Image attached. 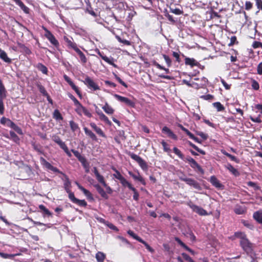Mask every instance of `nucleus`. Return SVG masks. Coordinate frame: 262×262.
I'll use <instances>...</instances> for the list:
<instances>
[{"label":"nucleus","instance_id":"4","mask_svg":"<svg viewBox=\"0 0 262 262\" xmlns=\"http://www.w3.org/2000/svg\"><path fill=\"white\" fill-rule=\"evenodd\" d=\"M85 84L87 85V86L94 91L99 90V86L90 77H87L85 78L84 81Z\"/></svg>","mask_w":262,"mask_h":262},{"label":"nucleus","instance_id":"15","mask_svg":"<svg viewBox=\"0 0 262 262\" xmlns=\"http://www.w3.org/2000/svg\"><path fill=\"white\" fill-rule=\"evenodd\" d=\"M64 40L67 42V45L69 47L72 48L75 51L78 49L77 47L76 43L73 42L72 39H70L67 37H64Z\"/></svg>","mask_w":262,"mask_h":262},{"label":"nucleus","instance_id":"13","mask_svg":"<svg viewBox=\"0 0 262 262\" xmlns=\"http://www.w3.org/2000/svg\"><path fill=\"white\" fill-rule=\"evenodd\" d=\"M7 121L9 122V126L13 128L15 132H16L18 134L22 135L23 132L21 128L18 127L17 125H16L14 123L12 122L10 120H7Z\"/></svg>","mask_w":262,"mask_h":262},{"label":"nucleus","instance_id":"17","mask_svg":"<svg viewBox=\"0 0 262 262\" xmlns=\"http://www.w3.org/2000/svg\"><path fill=\"white\" fill-rule=\"evenodd\" d=\"M102 108L108 115H112L114 113V110L107 102L102 107Z\"/></svg>","mask_w":262,"mask_h":262},{"label":"nucleus","instance_id":"1","mask_svg":"<svg viewBox=\"0 0 262 262\" xmlns=\"http://www.w3.org/2000/svg\"><path fill=\"white\" fill-rule=\"evenodd\" d=\"M240 245L243 250L248 254L252 253L253 251V245L247 238L243 242H240Z\"/></svg>","mask_w":262,"mask_h":262},{"label":"nucleus","instance_id":"3","mask_svg":"<svg viewBox=\"0 0 262 262\" xmlns=\"http://www.w3.org/2000/svg\"><path fill=\"white\" fill-rule=\"evenodd\" d=\"M188 206L193 210V211L196 212L200 215H207L208 214L207 211L203 208L191 203H189L188 204Z\"/></svg>","mask_w":262,"mask_h":262},{"label":"nucleus","instance_id":"43","mask_svg":"<svg viewBox=\"0 0 262 262\" xmlns=\"http://www.w3.org/2000/svg\"><path fill=\"white\" fill-rule=\"evenodd\" d=\"M6 97H1L0 96V114L1 115L3 114H4V103H3V100Z\"/></svg>","mask_w":262,"mask_h":262},{"label":"nucleus","instance_id":"42","mask_svg":"<svg viewBox=\"0 0 262 262\" xmlns=\"http://www.w3.org/2000/svg\"><path fill=\"white\" fill-rule=\"evenodd\" d=\"M173 152L176 154L180 158L183 159L184 156L181 153V151L177 147H174L173 149Z\"/></svg>","mask_w":262,"mask_h":262},{"label":"nucleus","instance_id":"24","mask_svg":"<svg viewBox=\"0 0 262 262\" xmlns=\"http://www.w3.org/2000/svg\"><path fill=\"white\" fill-rule=\"evenodd\" d=\"M83 129L84 130L85 134L87 136H89L92 140H97L96 136H95V135L91 130H89L86 127H84L83 128Z\"/></svg>","mask_w":262,"mask_h":262},{"label":"nucleus","instance_id":"53","mask_svg":"<svg viewBox=\"0 0 262 262\" xmlns=\"http://www.w3.org/2000/svg\"><path fill=\"white\" fill-rule=\"evenodd\" d=\"M228 169L232 173L236 174L237 173V170L234 168L231 164H229L227 166Z\"/></svg>","mask_w":262,"mask_h":262},{"label":"nucleus","instance_id":"47","mask_svg":"<svg viewBox=\"0 0 262 262\" xmlns=\"http://www.w3.org/2000/svg\"><path fill=\"white\" fill-rule=\"evenodd\" d=\"M115 173L113 174V176L116 178L117 179L121 181L122 179H123V177L121 174V173L117 170H115Z\"/></svg>","mask_w":262,"mask_h":262},{"label":"nucleus","instance_id":"37","mask_svg":"<svg viewBox=\"0 0 262 262\" xmlns=\"http://www.w3.org/2000/svg\"><path fill=\"white\" fill-rule=\"evenodd\" d=\"M116 38H117V39L118 40L119 42H121L124 45L129 46L131 44V43L129 41L127 40L126 39H121V38L120 36H119L118 35L116 36Z\"/></svg>","mask_w":262,"mask_h":262},{"label":"nucleus","instance_id":"36","mask_svg":"<svg viewBox=\"0 0 262 262\" xmlns=\"http://www.w3.org/2000/svg\"><path fill=\"white\" fill-rule=\"evenodd\" d=\"M39 208L40 210H41L42 211H43V213L45 214L46 215H47L48 216H50L51 215V213L49 211V210L47 209L45 206H43V205H40L39 206Z\"/></svg>","mask_w":262,"mask_h":262},{"label":"nucleus","instance_id":"39","mask_svg":"<svg viewBox=\"0 0 262 262\" xmlns=\"http://www.w3.org/2000/svg\"><path fill=\"white\" fill-rule=\"evenodd\" d=\"M223 154L227 156L228 157H229L232 161H235L236 162V163H238V160L237 159V158L234 156H232L231 155V154L227 152L226 151H223Z\"/></svg>","mask_w":262,"mask_h":262},{"label":"nucleus","instance_id":"19","mask_svg":"<svg viewBox=\"0 0 262 262\" xmlns=\"http://www.w3.org/2000/svg\"><path fill=\"white\" fill-rule=\"evenodd\" d=\"M254 219L258 223L262 224V210L256 211L253 214Z\"/></svg>","mask_w":262,"mask_h":262},{"label":"nucleus","instance_id":"49","mask_svg":"<svg viewBox=\"0 0 262 262\" xmlns=\"http://www.w3.org/2000/svg\"><path fill=\"white\" fill-rule=\"evenodd\" d=\"M53 140L54 142L57 143L60 146L62 145L64 142H62L60 138L58 136H54L53 138Z\"/></svg>","mask_w":262,"mask_h":262},{"label":"nucleus","instance_id":"11","mask_svg":"<svg viewBox=\"0 0 262 262\" xmlns=\"http://www.w3.org/2000/svg\"><path fill=\"white\" fill-rule=\"evenodd\" d=\"M234 211L237 214H243L246 212V209L245 206L236 205Z\"/></svg>","mask_w":262,"mask_h":262},{"label":"nucleus","instance_id":"57","mask_svg":"<svg viewBox=\"0 0 262 262\" xmlns=\"http://www.w3.org/2000/svg\"><path fill=\"white\" fill-rule=\"evenodd\" d=\"M252 87L253 89L257 90L259 89V84L255 80H253L252 82Z\"/></svg>","mask_w":262,"mask_h":262},{"label":"nucleus","instance_id":"52","mask_svg":"<svg viewBox=\"0 0 262 262\" xmlns=\"http://www.w3.org/2000/svg\"><path fill=\"white\" fill-rule=\"evenodd\" d=\"M106 226L109 227L111 229H112L116 231H118V229L117 228V227L114 225L113 224L109 223L108 222H107Z\"/></svg>","mask_w":262,"mask_h":262},{"label":"nucleus","instance_id":"29","mask_svg":"<svg viewBox=\"0 0 262 262\" xmlns=\"http://www.w3.org/2000/svg\"><path fill=\"white\" fill-rule=\"evenodd\" d=\"M99 118L101 120L104 121L107 124L111 125V122L109 120L108 118L102 113L99 115Z\"/></svg>","mask_w":262,"mask_h":262},{"label":"nucleus","instance_id":"25","mask_svg":"<svg viewBox=\"0 0 262 262\" xmlns=\"http://www.w3.org/2000/svg\"><path fill=\"white\" fill-rule=\"evenodd\" d=\"M96 258L98 262H103L105 255L102 252H98L96 254Z\"/></svg>","mask_w":262,"mask_h":262},{"label":"nucleus","instance_id":"59","mask_svg":"<svg viewBox=\"0 0 262 262\" xmlns=\"http://www.w3.org/2000/svg\"><path fill=\"white\" fill-rule=\"evenodd\" d=\"M213 96L210 94H208L206 95H203L201 96V98L206 100H211L213 98Z\"/></svg>","mask_w":262,"mask_h":262},{"label":"nucleus","instance_id":"33","mask_svg":"<svg viewBox=\"0 0 262 262\" xmlns=\"http://www.w3.org/2000/svg\"><path fill=\"white\" fill-rule=\"evenodd\" d=\"M95 177L99 182L101 183L104 187H106V184L105 182L104 178L102 176L99 174L98 175H97Z\"/></svg>","mask_w":262,"mask_h":262},{"label":"nucleus","instance_id":"40","mask_svg":"<svg viewBox=\"0 0 262 262\" xmlns=\"http://www.w3.org/2000/svg\"><path fill=\"white\" fill-rule=\"evenodd\" d=\"M139 242H140V243H142L143 244H144V246H145L146 248L149 252H150L151 253H154V250L151 247H150L149 245L146 242L143 241L142 239H141V241H140Z\"/></svg>","mask_w":262,"mask_h":262},{"label":"nucleus","instance_id":"18","mask_svg":"<svg viewBox=\"0 0 262 262\" xmlns=\"http://www.w3.org/2000/svg\"><path fill=\"white\" fill-rule=\"evenodd\" d=\"M95 187L96 188L98 192L101 195L102 197L104 199H107L108 196L105 191L100 187L98 184L95 185Z\"/></svg>","mask_w":262,"mask_h":262},{"label":"nucleus","instance_id":"64","mask_svg":"<svg viewBox=\"0 0 262 262\" xmlns=\"http://www.w3.org/2000/svg\"><path fill=\"white\" fill-rule=\"evenodd\" d=\"M257 73L259 75H262V62L257 67Z\"/></svg>","mask_w":262,"mask_h":262},{"label":"nucleus","instance_id":"63","mask_svg":"<svg viewBox=\"0 0 262 262\" xmlns=\"http://www.w3.org/2000/svg\"><path fill=\"white\" fill-rule=\"evenodd\" d=\"M71 99L74 101V104L76 106H78L80 103L78 101V100L73 96L71 95L70 96Z\"/></svg>","mask_w":262,"mask_h":262},{"label":"nucleus","instance_id":"56","mask_svg":"<svg viewBox=\"0 0 262 262\" xmlns=\"http://www.w3.org/2000/svg\"><path fill=\"white\" fill-rule=\"evenodd\" d=\"M134 192L133 198L135 200L137 201L139 198V193L137 190L134 187V189H130Z\"/></svg>","mask_w":262,"mask_h":262},{"label":"nucleus","instance_id":"61","mask_svg":"<svg viewBox=\"0 0 262 262\" xmlns=\"http://www.w3.org/2000/svg\"><path fill=\"white\" fill-rule=\"evenodd\" d=\"M252 7V4L249 1H246L245 3V9L247 10H250Z\"/></svg>","mask_w":262,"mask_h":262},{"label":"nucleus","instance_id":"28","mask_svg":"<svg viewBox=\"0 0 262 262\" xmlns=\"http://www.w3.org/2000/svg\"><path fill=\"white\" fill-rule=\"evenodd\" d=\"M37 69L40 71L42 73L47 74L48 72V69L46 66L41 63H38L37 65Z\"/></svg>","mask_w":262,"mask_h":262},{"label":"nucleus","instance_id":"23","mask_svg":"<svg viewBox=\"0 0 262 262\" xmlns=\"http://www.w3.org/2000/svg\"><path fill=\"white\" fill-rule=\"evenodd\" d=\"M210 182L213 186L217 188H220L222 187V184L214 176L211 177Z\"/></svg>","mask_w":262,"mask_h":262},{"label":"nucleus","instance_id":"8","mask_svg":"<svg viewBox=\"0 0 262 262\" xmlns=\"http://www.w3.org/2000/svg\"><path fill=\"white\" fill-rule=\"evenodd\" d=\"M185 180L187 184L189 185V186H192L194 188L199 190L201 189V187L199 183L194 180L189 178L188 180Z\"/></svg>","mask_w":262,"mask_h":262},{"label":"nucleus","instance_id":"44","mask_svg":"<svg viewBox=\"0 0 262 262\" xmlns=\"http://www.w3.org/2000/svg\"><path fill=\"white\" fill-rule=\"evenodd\" d=\"M78 160L81 163L84 168H88V165H89V164L84 157H82Z\"/></svg>","mask_w":262,"mask_h":262},{"label":"nucleus","instance_id":"51","mask_svg":"<svg viewBox=\"0 0 262 262\" xmlns=\"http://www.w3.org/2000/svg\"><path fill=\"white\" fill-rule=\"evenodd\" d=\"M0 256L4 258H12L14 257L13 255L1 252H0Z\"/></svg>","mask_w":262,"mask_h":262},{"label":"nucleus","instance_id":"31","mask_svg":"<svg viewBox=\"0 0 262 262\" xmlns=\"http://www.w3.org/2000/svg\"><path fill=\"white\" fill-rule=\"evenodd\" d=\"M213 105L217 111H222L224 110V106L220 102H214L213 103Z\"/></svg>","mask_w":262,"mask_h":262},{"label":"nucleus","instance_id":"45","mask_svg":"<svg viewBox=\"0 0 262 262\" xmlns=\"http://www.w3.org/2000/svg\"><path fill=\"white\" fill-rule=\"evenodd\" d=\"M191 166L193 168H196L199 171L203 172V169L195 161L193 162L192 164H190Z\"/></svg>","mask_w":262,"mask_h":262},{"label":"nucleus","instance_id":"35","mask_svg":"<svg viewBox=\"0 0 262 262\" xmlns=\"http://www.w3.org/2000/svg\"><path fill=\"white\" fill-rule=\"evenodd\" d=\"M242 223L243 224L244 226H245V227H247L250 229H253L254 228L253 225L248 221L242 220Z\"/></svg>","mask_w":262,"mask_h":262},{"label":"nucleus","instance_id":"5","mask_svg":"<svg viewBox=\"0 0 262 262\" xmlns=\"http://www.w3.org/2000/svg\"><path fill=\"white\" fill-rule=\"evenodd\" d=\"M44 30L46 32L45 36L48 38V39L50 41V42L55 46L58 45V42L57 40L55 38V37L51 33V32L46 28H44Z\"/></svg>","mask_w":262,"mask_h":262},{"label":"nucleus","instance_id":"54","mask_svg":"<svg viewBox=\"0 0 262 262\" xmlns=\"http://www.w3.org/2000/svg\"><path fill=\"white\" fill-rule=\"evenodd\" d=\"M163 58H164L165 62H166L167 66L168 67H170L171 66V59H170V58L166 55H163Z\"/></svg>","mask_w":262,"mask_h":262},{"label":"nucleus","instance_id":"34","mask_svg":"<svg viewBox=\"0 0 262 262\" xmlns=\"http://www.w3.org/2000/svg\"><path fill=\"white\" fill-rule=\"evenodd\" d=\"M175 241L179 243L182 247L185 248L186 250L191 252V250L189 249L184 243H183L180 238L178 237H175Z\"/></svg>","mask_w":262,"mask_h":262},{"label":"nucleus","instance_id":"22","mask_svg":"<svg viewBox=\"0 0 262 262\" xmlns=\"http://www.w3.org/2000/svg\"><path fill=\"white\" fill-rule=\"evenodd\" d=\"M101 58L103 60H104L105 62H107L108 64L112 65L114 67H117V66L114 63V59L112 57H108L106 56H101Z\"/></svg>","mask_w":262,"mask_h":262},{"label":"nucleus","instance_id":"38","mask_svg":"<svg viewBox=\"0 0 262 262\" xmlns=\"http://www.w3.org/2000/svg\"><path fill=\"white\" fill-rule=\"evenodd\" d=\"M127 233L132 237H133L134 239L137 240L138 241L140 242L141 241V238L137 236L136 234L134 233L133 231L132 230H128L127 231Z\"/></svg>","mask_w":262,"mask_h":262},{"label":"nucleus","instance_id":"50","mask_svg":"<svg viewBox=\"0 0 262 262\" xmlns=\"http://www.w3.org/2000/svg\"><path fill=\"white\" fill-rule=\"evenodd\" d=\"M170 12L172 13H174L176 15H180L182 14L183 12L179 9L175 8V9H172L170 8Z\"/></svg>","mask_w":262,"mask_h":262},{"label":"nucleus","instance_id":"9","mask_svg":"<svg viewBox=\"0 0 262 262\" xmlns=\"http://www.w3.org/2000/svg\"><path fill=\"white\" fill-rule=\"evenodd\" d=\"M64 80L69 84V85L72 87V88L75 91V92L79 95V92L78 89V88L74 84V83L72 82L71 79L66 75H64Z\"/></svg>","mask_w":262,"mask_h":262},{"label":"nucleus","instance_id":"12","mask_svg":"<svg viewBox=\"0 0 262 262\" xmlns=\"http://www.w3.org/2000/svg\"><path fill=\"white\" fill-rule=\"evenodd\" d=\"M128 174L132 177L135 180L140 181L143 185L145 184V182L143 178L140 176L139 172L137 174H134L131 171H128Z\"/></svg>","mask_w":262,"mask_h":262},{"label":"nucleus","instance_id":"21","mask_svg":"<svg viewBox=\"0 0 262 262\" xmlns=\"http://www.w3.org/2000/svg\"><path fill=\"white\" fill-rule=\"evenodd\" d=\"M234 235L236 238L239 239V242H243L247 239L246 235L244 233L242 232H235Z\"/></svg>","mask_w":262,"mask_h":262},{"label":"nucleus","instance_id":"62","mask_svg":"<svg viewBox=\"0 0 262 262\" xmlns=\"http://www.w3.org/2000/svg\"><path fill=\"white\" fill-rule=\"evenodd\" d=\"M161 144L162 145L163 149L165 151H168L169 150V148L168 147L167 144L163 140L161 142Z\"/></svg>","mask_w":262,"mask_h":262},{"label":"nucleus","instance_id":"20","mask_svg":"<svg viewBox=\"0 0 262 262\" xmlns=\"http://www.w3.org/2000/svg\"><path fill=\"white\" fill-rule=\"evenodd\" d=\"M90 126L94 129V130L99 135H100L101 137H104V134L103 133V131L101 130V129L98 126L94 123H91L90 124Z\"/></svg>","mask_w":262,"mask_h":262},{"label":"nucleus","instance_id":"26","mask_svg":"<svg viewBox=\"0 0 262 262\" xmlns=\"http://www.w3.org/2000/svg\"><path fill=\"white\" fill-rule=\"evenodd\" d=\"M75 51L79 55V56L80 58L81 61L83 63H86L87 60H86V58L85 56L84 55V54L79 49H77Z\"/></svg>","mask_w":262,"mask_h":262},{"label":"nucleus","instance_id":"48","mask_svg":"<svg viewBox=\"0 0 262 262\" xmlns=\"http://www.w3.org/2000/svg\"><path fill=\"white\" fill-rule=\"evenodd\" d=\"M75 203L78 204L80 206H86L87 205L86 202L84 200H81L78 199H77Z\"/></svg>","mask_w":262,"mask_h":262},{"label":"nucleus","instance_id":"58","mask_svg":"<svg viewBox=\"0 0 262 262\" xmlns=\"http://www.w3.org/2000/svg\"><path fill=\"white\" fill-rule=\"evenodd\" d=\"M69 198L71 200L72 202H73L74 203L76 202L77 200V198H76L74 196V194L73 192H70L69 194Z\"/></svg>","mask_w":262,"mask_h":262},{"label":"nucleus","instance_id":"55","mask_svg":"<svg viewBox=\"0 0 262 262\" xmlns=\"http://www.w3.org/2000/svg\"><path fill=\"white\" fill-rule=\"evenodd\" d=\"M130 157L134 159V160H135L137 163L138 162V161H140L141 160V159H142L141 157H140L139 156L136 155V154H132L130 155Z\"/></svg>","mask_w":262,"mask_h":262},{"label":"nucleus","instance_id":"27","mask_svg":"<svg viewBox=\"0 0 262 262\" xmlns=\"http://www.w3.org/2000/svg\"><path fill=\"white\" fill-rule=\"evenodd\" d=\"M120 182L123 186H127L130 190L134 189V187L124 177Z\"/></svg>","mask_w":262,"mask_h":262},{"label":"nucleus","instance_id":"30","mask_svg":"<svg viewBox=\"0 0 262 262\" xmlns=\"http://www.w3.org/2000/svg\"><path fill=\"white\" fill-rule=\"evenodd\" d=\"M10 138L15 142L17 143L19 142V138L14 132H10Z\"/></svg>","mask_w":262,"mask_h":262},{"label":"nucleus","instance_id":"7","mask_svg":"<svg viewBox=\"0 0 262 262\" xmlns=\"http://www.w3.org/2000/svg\"><path fill=\"white\" fill-rule=\"evenodd\" d=\"M114 96L118 101L123 102L128 106H134V103L127 98L122 97L118 94H115Z\"/></svg>","mask_w":262,"mask_h":262},{"label":"nucleus","instance_id":"16","mask_svg":"<svg viewBox=\"0 0 262 262\" xmlns=\"http://www.w3.org/2000/svg\"><path fill=\"white\" fill-rule=\"evenodd\" d=\"M185 62L186 64L190 65L191 67L197 66L199 64L198 61L194 58H190L186 57L185 59Z\"/></svg>","mask_w":262,"mask_h":262},{"label":"nucleus","instance_id":"6","mask_svg":"<svg viewBox=\"0 0 262 262\" xmlns=\"http://www.w3.org/2000/svg\"><path fill=\"white\" fill-rule=\"evenodd\" d=\"M40 161L41 164L49 170H50L54 172H57L59 171L58 169L53 166L50 163L47 162L43 158L41 157L40 158Z\"/></svg>","mask_w":262,"mask_h":262},{"label":"nucleus","instance_id":"2","mask_svg":"<svg viewBox=\"0 0 262 262\" xmlns=\"http://www.w3.org/2000/svg\"><path fill=\"white\" fill-rule=\"evenodd\" d=\"M75 111L79 116H82L83 114L89 118L92 116V114L81 103L76 106Z\"/></svg>","mask_w":262,"mask_h":262},{"label":"nucleus","instance_id":"10","mask_svg":"<svg viewBox=\"0 0 262 262\" xmlns=\"http://www.w3.org/2000/svg\"><path fill=\"white\" fill-rule=\"evenodd\" d=\"M162 132L166 134L168 136L174 140L177 139V136L173 134V133L167 127L164 126L162 129Z\"/></svg>","mask_w":262,"mask_h":262},{"label":"nucleus","instance_id":"46","mask_svg":"<svg viewBox=\"0 0 262 262\" xmlns=\"http://www.w3.org/2000/svg\"><path fill=\"white\" fill-rule=\"evenodd\" d=\"M54 117L57 120H62V117L58 110H55L54 112Z\"/></svg>","mask_w":262,"mask_h":262},{"label":"nucleus","instance_id":"32","mask_svg":"<svg viewBox=\"0 0 262 262\" xmlns=\"http://www.w3.org/2000/svg\"><path fill=\"white\" fill-rule=\"evenodd\" d=\"M138 163L143 170H146L147 169V165L142 159H141L140 161H138Z\"/></svg>","mask_w":262,"mask_h":262},{"label":"nucleus","instance_id":"14","mask_svg":"<svg viewBox=\"0 0 262 262\" xmlns=\"http://www.w3.org/2000/svg\"><path fill=\"white\" fill-rule=\"evenodd\" d=\"M0 58L7 63H10L11 61V59L8 57L7 53L4 50H2L1 48Z\"/></svg>","mask_w":262,"mask_h":262},{"label":"nucleus","instance_id":"41","mask_svg":"<svg viewBox=\"0 0 262 262\" xmlns=\"http://www.w3.org/2000/svg\"><path fill=\"white\" fill-rule=\"evenodd\" d=\"M70 125L71 129L73 132H75L78 128V126L77 124L75 123L73 121H70Z\"/></svg>","mask_w":262,"mask_h":262},{"label":"nucleus","instance_id":"60","mask_svg":"<svg viewBox=\"0 0 262 262\" xmlns=\"http://www.w3.org/2000/svg\"><path fill=\"white\" fill-rule=\"evenodd\" d=\"M72 152L74 154L75 156L78 158V160H79L81 158H82L83 156H82L80 154L77 150L72 149Z\"/></svg>","mask_w":262,"mask_h":262}]
</instances>
